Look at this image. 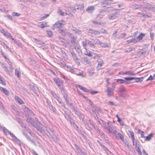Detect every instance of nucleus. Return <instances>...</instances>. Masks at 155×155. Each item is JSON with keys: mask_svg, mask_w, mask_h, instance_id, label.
<instances>
[{"mask_svg": "<svg viewBox=\"0 0 155 155\" xmlns=\"http://www.w3.org/2000/svg\"><path fill=\"white\" fill-rule=\"evenodd\" d=\"M82 44L84 48L85 49H86V45H87V40H86L85 39H84V40L82 41Z\"/></svg>", "mask_w": 155, "mask_h": 155, "instance_id": "nucleus-37", "label": "nucleus"}, {"mask_svg": "<svg viewBox=\"0 0 155 155\" xmlns=\"http://www.w3.org/2000/svg\"><path fill=\"white\" fill-rule=\"evenodd\" d=\"M36 128L37 130L39 131L41 133H46V129L47 128L42 124L37 126Z\"/></svg>", "mask_w": 155, "mask_h": 155, "instance_id": "nucleus-6", "label": "nucleus"}, {"mask_svg": "<svg viewBox=\"0 0 155 155\" xmlns=\"http://www.w3.org/2000/svg\"><path fill=\"white\" fill-rule=\"evenodd\" d=\"M98 64L97 67V68L98 70L101 69L102 65L103 64V60L101 59H99L98 60Z\"/></svg>", "mask_w": 155, "mask_h": 155, "instance_id": "nucleus-14", "label": "nucleus"}, {"mask_svg": "<svg viewBox=\"0 0 155 155\" xmlns=\"http://www.w3.org/2000/svg\"><path fill=\"white\" fill-rule=\"evenodd\" d=\"M73 59L78 65H80V63L79 62V59L78 58V57Z\"/></svg>", "mask_w": 155, "mask_h": 155, "instance_id": "nucleus-49", "label": "nucleus"}, {"mask_svg": "<svg viewBox=\"0 0 155 155\" xmlns=\"http://www.w3.org/2000/svg\"><path fill=\"white\" fill-rule=\"evenodd\" d=\"M103 127L105 129H106V130L108 131L109 134H110L113 133L112 131L111 130H110V128L109 127H108L107 126L105 125H104Z\"/></svg>", "mask_w": 155, "mask_h": 155, "instance_id": "nucleus-39", "label": "nucleus"}, {"mask_svg": "<svg viewBox=\"0 0 155 155\" xmlns=\"http://www.w3.org/2000/svg\"><path fill=\"white\" fill-rule=\"evenodd\" d=\"M87 31L89 33L88 35L90 36H92L93 35H99L100 34V32L98 31L93 29L92 28L87 29Z\"/></svg>", "mask_w": 155, "mask_h": 155, "instance_id": "nucleus-3", "label": "nucleus"}, {"mask_svg": "<svg viewBox=\"0 0 155 155\" xmlns=\"http://www.w3.org/2000/svg\"><path fill=\"white\" fill-rule=\"evenodd\" d=\"M95 9V7L93 6H90L88 7L86 9V11L89 13H91Z\"/></svg>", "mask_w": 155, "mask_h": 155, "instance_id": "nucleus-22", "label": "nucleus"}, {"mask_svg": "<svg viewBox=\"0 0 155 155\" xmlns=\"http://www.w3.org/2000/svg\"><path fill=\"white\" fill-rule=\"evenodd\" d=\"M81 59L84 63L88 64L90 63V61L87 57H82Z\"/></svg>", "mask_w": 155, "mask_h": 155, "instance_id": "nucleus-20", "label": "nucleus"}, {"mask_svg": "<svg viewBox=\"0 0 155 155\" xmlns=\"http://www.w3.org/2000/svg\"><path fill=\"white\" fill-rule=\"evenodd\" d=\"M101 136V138L106 142L107 144L110 145V142L108 140V137L106 136L104 134L102 133Z\"/></svg>", "mask_w": 155, "mask_h": 155, "instance_id": "nucleus-10", "label": "nucleus"}, {"mask_svg": "<svg viewBox=\"0 0 155 155\" xmlns=\"http://www.w3.org/2000/svg\"><path fill=\"white\" fill-rule=\"evenodd\" d=\"M134 7L135 9H138L141 8L142 6L140 5L135 4L134 5Z\"/></svg>", "mask_w": 155, "mask_h": 155, "instance_id": "nucleus-47", "label": "nucleus"}, {"mask_svg": "<svg viewBox=\"0 0 155 155\" xmlns=\"http://www.w3.org/2000/svg\"><path fill=\"white\" fill-rule=\"evenodd\" d=\"M118 90V94L121 97L125 98L128 96L127 91L124 87L121 86Z\"/></svg>", "mask_w": 155, "mask_h": 155, "instance_id": "nucleus-2", "label": "nucleus"}, {"mask_svg": "<svg viewBox=\"0 0 155 155\" xmlns=\"http://www.w3.org/2000/svg\"><path fill=\"white\" fill-rule=\"evenodd\" d=\"M128 131L129 132V134H128L129 137H131L132 139H134L135 137L133 132L129 130Z\"/></svg>", "mask_w": 155, "mask_h": 155, "instance_id": "nucleus-35", "label": "nucleus"}, {"mask_svg": "<svg viewBox=\"0 0 155 155\" xmlns=\"http://www.w3.org/2000/svg\"><path fill=\"white\" fill-rule=\"evenodd\" d=\"M128 43H130L131 42H134L135 43L138 42V40L136 39V38H132L127 41Z\"/></svg>", "mask_w": 155, "mask_h": 155, "instance_id": "nucleus-33", "label": "nucleus"}, {"mask_svg": "<svg viewBox=\"0 0 155 155\" xmlns=\"http://www.w3.org/2000/svg\"><path fill=\"white\" fill-rule=\"evenodd\" d=\"M0 89L3 93L6 95H8L9 94V92L6 88L3 87H0Z\"/></svg>", "mask_w": 155, "mask_h": 155, "instance_id": "nucleus-23", "label": "nucleus"}, {"mask_svg": "<svg viewBox=\"0 0 155 155\" xmlns=\"http://www.w3.org/2000/svg\"><path fill=\"white\" fill-rule=\"evenodd\" d=\"M92 22L94 25H101V22L98 21H92Z\"/></svg>", "mask_w": 155, "mask_h": 155, "instance_id": "nucleus-59", "label": "nucleus"}, {"mask_svg": "<svg viewBox=\"0 0 155 155\" xmlns=\"http://www.w3.org/2000/svg\"><path fill=\"white\" fill-rule=\"evenodd\" d=\"M100 34L101 33H104V34H107L108 33L107 31H106L104 29H102L101 30V31H100Z\"/></svg>", "mask_w": 155, "mask_h": 155, "instance_id": "nucleus-58", "label": "nucleus"}, {"mask_svg": "<svg viewBox=\"0 0 155 155\" xmlns=\"http://www.w3.org/2000/svg\"><path fill=\"white\" fill-rule=\"evenodd\" d=\"M0 129H1L6 135L7 134H8V133L10 132L5 127L2 126L1 125L0 126Z\"/></svg>", "mask_w": 155, "mask_h": 155, "instance_id": "nucleus-27", "label": "nucleus"}, {"mask_svg": "<svg viewBox=\"0 0 155 155\" xmlns=\"http://www.w3.org/2000/svg\"><path fill=\"white\" fill-rule=\"evenodd\" d=\"M34 40L37 41V44L41 46H43L45 45L44 43L42 41H41L39 39H37L34 38Z\"/></svg>", "mask_w": 155, "mask_h": 155, "instance_id": "nucleus-31", "label": "nucleus"}, {"mask_svg": "<svg viewBox=\"0 0 155 155\" xmlns=\"http://www.w3.org/2000/svg\"><path fill=\"white\" fill-rule=\"evenodd\" d=\"M105 74H114V73L112 72L109 70L105 72Z\"/></svg>", "mask_w": 155, "mask_h": 155, "instance_id": "nucleus-57", "label": "nucleus"}, {"mask_svg": "<svg viewBox=\"0 0 155 155\" xmlns=\"http://www.w3.org/2000/svg\"><path fill=\"white\" fill-rule=\"evenodd\" d=\"M15 140L17 143L20 145H21L22 144V143H21V141L20 140L18 139L17 137L16 138H15L14 139Z\"/></svg>", "mask_w": 155, "mask_h": 155, "instance_id": "nucleus-55", "label": "nucleus"}, {"mask_svg": "<svg viewBox=\"0 0 155 155\" xmlns=\"http://www.w3.org/2000/svg\"><path fill=\"white\" fill-rule=\"evenodd\" d=\"M58 13L61 15L64 16L67 15L66 12H63L60 8H59L58 10Z\"/></svg>", "mask_w": 155, "mask_h": 155, "instance_id": "nucleus-34", "label": "nucleus"}, {"mask_svg": "<svg viewBox=\"0 0 155 155\" xmlns=\"http://www.w3.org/2000/svg\"><path fill=\"white\" fill-rule=\"evenodd\" d=\"M1 45L3 46L4 48L9 49V48L7 45H6L4 42H2Z\"/></svg>", "mask_w": 155, "mask_h": 155, "instance_id": "nucleus-64", "label": "nucleus"}, {"mask_svg": "<svg viewBox=\"0 0 155 155\" xmlns=\"http://www.w3.org/2000/svg\"><path fill=\"white\" fill-rule=\"evenodd\" d=\"M15 99L20 104H24V102L23 100L18 96H15Z\"/></svg>", "mask_w": 155, "mask_h": 155, "instance_id": "nucleus-25", "label": "nucleus"}, {"mask_svg": "<svg viewBox=\"0 0 155 155\" xmlns=\"http://www.w3.org/2000/svg\"><path fill=\"white\" fill-rule=\"evenodd\" d=\"M4 35L8 38H10L11 39L14 40L15 43H16V40L12 38L10 33L6 31Z\"/></svg>", "mask_w": 155, "mask_h": 155, "instance_id": "nucleus-17", "label": "nucleus"}, {"mask_svg": "<svg viewBox=\"0 0 155 155\" xmlns=\"http://www.w3.org/2000/svg\"><path fill=\"white\" fill-rule=\"evenodd\" d=\"M150 38L151 39V40H153L154 39V34L153 33H151V32H150Z\"/></svg>", "mask_w": 155, "mask_h": 155, "instance_id": "nucleus-62", "label": "nucleus"}, {"mask_svg": "<svg viewBox=\"0 0 155 155\" xmlns=\"http://www.w3.org/2000/svg\"><path fill=\"white\" fill-rule=\"evenodd\" d=\"M71 54L73 58V59H74L77 57H78L77 55L76 54L75 52L72 49L70 51Z\"/></svg>", "mask_w": 155, "mask_h": 155, "instance_id": "nucleus-32", "label": "nucleus"}, {"mask_svg": "<svg viewBox=\"0 0 155 155\" xmlns=\"http://www.w3.org/2000/svg\"><path fill=\"white\" fill-rule=\"evenodd\" d=\"M117 134L118 136V139H120L121 140H123L124 139V136L120 133H117Z\"/></svg>", "mask_w": 155, "mask_h": 155, "instance_id": "nucleus-45", "label": "nucleus"}, {"mask_svg": "<svg viewBox=\"0 0 155 155\" xmlns=\"http://www.w3.org/2000/svg\"><path fill=\"white\" fill-rule=\"evenodd\" d=\"M29 87L30 88L31 90H32L33 91L37 96H38V93L37 92V91L35 89V87L33 85H32L31 84L29 85Z\"/></svg>", "mask_w": 155, "mask_h": 155, "instance_id": "nucleus-24", "label": "nucleus"}, {"mask_svg": "<svg viewBox=\"0 0 155 155\" xmlns=\"http://www.w3.org/2000/svg\"><path fill=\"white\" fill-rule=\"evenodd\" d=\"M0 83L2 84L3 85H5V83L4 81L3 80V78H2L0 76Z\"/></svg>", "mask_w": 155, "mask_h": 155, "instance_id": "nucleus-56", "label": "nucleus"}, {"mask_svg": "<svg viewBox=\"0 0 155 155\" xmlns=\"http://www.w3.org/2000/svg\"><path fill=\"white\" fill-rule=\"evenodd\" d=\"M145 34L141 33L140 34V35H139L137 37V38H136V39L138 40V42L142 40L143 37L145 36Z\"/></svg>", "mask_w": 155, "mask_h": 155, "instance_id": "nucleus-21", "label": "nucleus"}, {"mask_svg": "<svg viewBox=\"0 0 155 155\" xmlns=\"http://www.w3.org/2000/svg\"><path fill=\"white\" fill-rule=\"evenodd\" d=\"M122 141L123 142V143L128 148H129L130 147L128 141L126 140H125L124 139Z\"/></svg>", "mask_w": 155, "mask_h": 155, "instance_id": "nucleus-40", "label": "nucleus"}, {"mask_svg": "<svg viewBox=\"0 0 155 155\" xmlns=\"http://www.w3.org/2000/svg\"><path fill=\"white\" fill-rule=\"evenodd\" d=\"M119 10L118 9L113 10V11H115L116 12L113 14L110 15L108 17L110 19L112 20L115 19L117 17V11Z\"/></svg>", "mask_w": 155, "mask_h": 155, "instance_id": "nucleus-12", "label": "nucleus"}, {"mask_svg": "<svg viewBox=\"0 0 155 155\" xmlns=\"http://www.w3.org/2000/svg\"><path fill=\"white\" fill-rule=\"evenodd\" d=\"M154 134L153 133H151L148 136L146 137V140H147L149 141L150 140L152 137H153Z\"/></svg>", "mask_w": 155, "mask_h": 155, "instance_id": "nucleus-42", "label": "nucleus"}, {"mask_svg": "<svg viewBox=\"0 0 155 155\" xmlns=\"http://www.w3.org/2000/svg\"><path fill=\"white\" fill-rule=\"evenodd\" d=\"M71 29L76 34L79 35H81L82 34V31H81L75 27L72 26L71 27Z\"/></svg>", "mask_w": 155, "mask_h": 155, "instance_id": "nucleus-11", "label": "nucleus"}, {"mask_svg": "<svg viewBox=\"0 0 155 155\" xmlns=\"http://www.w3.org/2000/svg\"><path fill=\"white\" fill-rule=\"evenodd\" d=\"M152 6V5L148 3H145L143 6V7L145 8L149 9H150L151 7Z\"/></svg>", "mask_w": 155, "mask_h": 155, "instance_id": "nucleus-29", "label": "nucleus"}, {"mask_svg": "<svg viewBox=\"0 0 155 155\" xmlns=\"http://www.w3.org/2000/svg\"><path fill=\"white\" fill-rule=\"evenodd\" d=\"M127 74H128L129 75H135L136 74L135 73H134V72H132L130 71H128L127 72H126Z\"/></svg>", "mask_w": 155, "mask_h": 155, "instance_id": "nucleus-53", "label": "nucleus"}, {"mask_svg": "<svg viewBox=\"0 0 155 155\" xmlns=\"http://www.w3.org/2000/svg\"><path fill=\"white\" fill-rule=\"evenodd\" d=\"M76 149L78 151V153L80 155L81 154H82L83 153H84L81 149L78 147V146H76Z\"/></svg>", "mask_w": 155, "mask_h": 155, "instance_id": "nucleus-36", "label": "nucleus"}, {"mask_svg": "<svg viewBox=\"0 0 155 155\" xmlns=\"http://www.w3.org/2000/svg\"><path fill=\"white\" fill-rule=\"evenodd\" d=\"M134 49L135 50V48H132L131 47H130L129 48H127L126 49L125 52H127V53L130 52H131V51H132Z\"/></svg>", "mask_w": 155, "mask_h": 155, "instance_id": "nucleus-43", "label": "nucleus"}, {"mask_svg": "<svg viewBox=\"0 0 155 155\" xmlns=\"http://www.w3.org/2000/svg\"><path fill=\"white\" fill-rule=\"evenodd\" d=\"M91 41H92V43L94 44V45L96 44L101 45L102 43V42L100 41L96 38H93L91 39Z\"/></svg>", "mask_w": 155, "mask_h": 155, "instance_id": "nucleus-19", "label": "nucleus"}, {"mask_svg": "<svg viewBox=\"0 0 155 155\" xmlns=\"http://www.w3.org/2000/svg\"><path fill=\"white\" fill-rule=\"evenodd\" d=\"M68 37L71 39V42L74 45L77 44V37H74L73 34L70 33H68Z\"/></svg>", "mask_w": 155, "mask_h": 155, "instance_id": "nucleus-4", "label": "nucleus"}, {"mask_svg": "<svg viewBox=\"0 0 155 155\" xmlns=\"http://www.w3.org/2000/svg\"><path fill=\"white\" fill-rule=\"evenodd\" d=\"M87 45L91 47H93L94 45V44L92 43V41L91 42L88 40H87Z\"/></svg>", "mask_w": 155, "mask_h": 155, "instance_id": "nucleus-52", "label": "nucleus"}, {"mask_svg": "<svg viewBox=\"0 0 155 155\" xmlns=\"http://www.w3.org/2000/svg\"><path fill=\"white\" fill-rule=\"evenodd\" d=\"M46 132L45 133L49 138H52L54 141L57 139L56 132L53 129L48 127L46 129Z\"/></svg>", "mask_w": 155, "mask_h": 155, "instance_id": "nucleus-1", "label": "nucleus"}, {"mask_svg": "<svg viewBox=\"0 0 155 155\" xmlns=\"http://www.w3.org/2000/svg\"><path fill=\"white\" fill-rule=\"evenodd\" d=\"M143 78H142V77L140 78H135V79H134L135 80V82H137V83L139 82H141L143 81V80H142Z\"/></svg>", "mask_w": 155, "mask_h": 155, "instance_id": "nucleus-44", "label": "nucleus"}, {"mask_svg": "<svg viewBox=\"0 0 155 155\" xmlns=\"http://www.w3.org/2000/svg\"><path fill=\"white\" fill-rule=\"evenodd\" d=\"M100 45L103 47L106 48L108 47V45L106 43H102V42L101 45Z\"/></svg>", "mask_w": 155, "mask_h": 155, "instance_id": "nucleus-63", "label": "nucleus"}, {"mask_svg": "<svg viewBox=\"0 0 155 155\" xmlns=\"http://www.w3.org/2000/svg\"><path fill=\"white\" fill-rule=\"evenodd\" d=\"M107 124L109 127L112 131L113 133L115 135L117 133V129L116 127L113 126L111 124L110 122V121H108L107 123Z\"/></svg>", "mask_w": 155, "mask_h": 155, "instance_id": "nucleus-8", "label": "nucleus"}, {"mask_svg": "<svg viewBox=\"0 0 155 155\" xmlns=\"http://www.w3.org/2000/svg\"><path fill=\"white\" fill-rule=\"evenodd\" d=\"M47 25V23L44 22L39 25L38 26L41 28H43L45 27Z\"/></svg>", "mask_w": 155, "mask_h": 155, "instance_id": "nucleus-51", "label": "nucleus"}, {"mask_svg": "<svg viewBox=\"0 0 155 155\" xmlns=\"http://www.w3.org/2000/svg\"><path fill=\"white\" fill-rule=\"evenodd\" d=\"M88 71L90 75H92L94 73V70L92 68L89 69L88 70Z\"/></svg>", "mask_w": 155, "mask_h": 155, "instance_id": "nucleus-48", "label": "nucleus"}, {"mask_svg": "<svg viewBox=\"0 0 155 155\" xmlns=\"http://www.w3.org/2000/svg\"><path fill=\"white\" fill-rule=\"evenodd\" d=\"M97 142L104 150L105 151H107L110 153H111V152L109 150L108 148H107L104 145H103L102 143L99 140H97Z\"/></svg>", "mask_w": 155, "mask_h": 155, "instance_id": "nucleus-15", "label": "nucleus"}, {"mask_svg": "<svg viewBox=\"0 0 155 155\" xmlns=\"http://www.w3.org/2000/svg\"><path fill=\"white\" fill-rule=\"evenodd\" d=\"M60 89L61 91L63 94V93H65V90L64 87H61L60 88Z\"/></svg>", "mask_w": 155, "mask_h": 155, "instance_id": "nucleus-61", "label": "nucleus"}, {"mask_svg": "<svg viewBox=\"0 0 155 155\" xmlns=\"http://www.w3.org/2000/svg\"><path fill=\"white\" fill-rule=\"evenodd\" d=\"M77 87L80 89L84 91V92H88L89 91L87 88L82 86L80 85H78Z\"/></svg>", "mask_w": 155, "mask_h": 155, "instance_id": "nucleus-28", "label": "nucleus"}, {"mask_svg": "<svg viewBox=\"0 0 155 155\" xmlns=\"http://www.w3.org/2000/svg\"><path fill=\"white\" fill-rule=\"evenodd\" d=\"M65 117L68 120L70 121L71 123H73L74 124H75L74 120L68 114H66Z\"/></svg>", "mask_w": 155, "mask_h": 155, "instance_id": "nucleus-26", "label": "nucleus"}, {"mask_svg": "<svg viewBox=\"0 0 155 155\" xmlns=\"http://www.w3.org/2000/svg\"><path fill=\"white\" fill-rule=\"evenodd\" d=\"M58 32L62 35L65 36L66 35H68V33H69L67 31V30L64 29H59Z\"/></svg>", "mask_w": 155, "mask_h": 155, "instance_id": "nucleus-16", "label": "nucleus"}, {"mask_svg": "<svg viewBox=\"0 0 155 155\" xmlns=\"http://www.w3.org/2000/svg\"><path fill=\"white\" fill-rule=\"evenodd\" d=\"M64 25L60 21H58L54 25V27L56 28L63 27Z\"/></svg>", "mask_w": 155, "mask_h": 155, "instance_id": "nucleus-13", "label": "nucleus"}, {"mask_svg": "<svg viewBox=\"0 0 155 155\" xmlns=\"http://www.w3.org/2000/svg\"><path fill=\"white\" fill-rule=\"evenodd\" d=\"M54 81L55 82L58 87H59L61 85H63L64 82L62 80H61L59 78H54Z\"/></svg>", "mask_w": 155, "mask_h": 155, "instance_id": "nucleus-9", "label": "nucleus"}, {"mask_svg": "<svg viewBox=\"0 0 155 155\" xmlns=\"http://www.w3.org/2000/svg\"><path fill=\"white\" fill-rule=\"evenodd\" d=\"M63 95L64 98L65 99L66 103L68 104L69 103V101L68 99V95L66 93H63Z\"/></svg>", "mask_w": 155, "mask_h": 155, "instance_id": "nucleus-30", "label": "nucleus"}, {"mask_svg": "<svg viewBox=\"0 0 155 155\" xmlns=\"http://www.w3.org/2000/svg\"><path fill=\"white\" fill-rule=\"evenodd\" d=\"M12 15L13 16L17 17H18L20 15V14L16 12H13L12 13Z\"/></svg>", "mask_w": 155, "mask_h": 155, "instance_id": "nucleus-60", "label": "nucleus"}, {"mask_svg": "<svg viewBox=\"0 0 155 155\" xmlns=\"http://www.w3.org/2000/svg\"><path fill=\"white\" fill-rule=\"evenodd\" d=\"M74 46L75 49L76 50L77 52L78 53L81 52L82 51L81 49L80 46L78 43L75 44L74 45Z\"/></svg>", "mask_w": 155, "mask_h": 155, "instance_id": "nucleus-18", "label": "nucleus"}, {"mask_svg": "<svg viewBox=\"0 0 155 155\" xmlns=\"http://www.w3.org/2000/svg\"><path fill=\"white\" fill-rule=\"evenodd\" d=\"M116 82L118 83L119 84H122L125 82V81L123 79H116Z\"/></svg>", "mask_w": 155, "mask_h": 155, "instance_id": "nucleus-46", "label": "nucleus"}, {"mask_svg": "<svg viewBox=\"0 0 155 155\" xmlns=\"http://www.w3.org/2000/svg\"><path fill=\"white\" fill-rule=\"evenodd\" d=\"M46 102L48 104V107L50 109H53V106L52 105L50 102L48 100H47Z\"/></svg>", "mask_w": 155, "mask_h": 155, "instance_id": "nucleus-41", "label": "nucleus"}, {"mask_svg": "<svg viewBox=\"0 0 155 155\" xmlns=\"http://www.w3.org/2000/svg\"><path fill=\"white\" fill-rule=\"evenodd\" d=\"M107 95L108 97H110L114 94V89L109 87H107L106 89Z\"/></svg>", "mask_w": 155, "mask_h": 155, "instance_id": "nucleus-7", "label": "nucleus"}, {"mask_svg": "<svg viewBox=\"0 0 155 155\" xmlns=\"http://www.w3.org/2000/svg\"><path fill=\"white\" fill-rule=\"evenodd\" d=\"M113 1V0H105V4L107 5H110Z\"/></svg>", "mask_w": 155, "mask_h": 155, "instance_id": "nucleus-50", "label": "nucleus"}, {"mask_svg": "<svg viewBox=\"0 0 155 155\" xmlns=\"http://www.w3.org/2000/svg\"><path fill=\"white\" fill-rule=\"evenodd\" d=\"M135 79L134 77H125L124 79L127 81H131Z\"/></svg>", "mask_w": 155, "mask_h": 155, "instance_id": "nucleus-54", "label": "nucleus"}, {"mask_svg": "<svg viewBox=\"0 0 155 155\" xmlns=\"http://www.w3.org/2000/svg\"><path fill=\"white\" fill-rule=\"evenodd\" d=\"M51 94L53 96L54 98H55L57 101L60 104H61V106H63L64 108H65V106L64 105V104H62V100L61 98H60L59 96L58 95L54 92H51Z\"/></svg>", "mask_w": 155, "mask_h": 155, "instance_id": "nucleus-5", "label": "nucleus"}, {"mask_svg": "<svg viewBox=\"0 0 155 155\" xmlns=\"http://www.w3.org/2000/svg\"><path fill=\"white\" fill-rule=\"evenodd\" d=\"M26 120L28 123H30L33 124L34 122V120H32V118H31L30 117H27Z\"/></svg>", "mask_w": 155, "mask_h": 155, "instance_id": "nucleus-38", "label": "nucleus"}]
</instances>
